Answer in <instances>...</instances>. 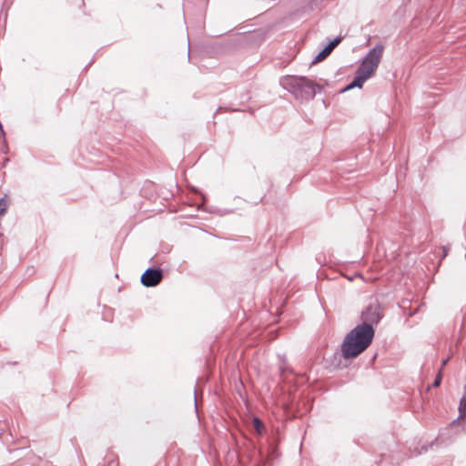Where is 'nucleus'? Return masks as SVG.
Segmentation results:
<instances>
[{
    "mask_svg": "<svg viewBox=\"0 0 466 466\" xmlns=\"http://www.w3.org/2000/svg\"><path fill=\"white\" fill-rule=\"evenodd\" d=\"M374 330L370 324L363 323L353 329L345 338L341 351L346 359L355 358L371 343Z\"/></svg>",
    "mask_w": 466,
    "mask_h": 466,
    "instance_id": "obj_1",
    "label": "nucleus"
},
{
    "mask_svg": "<svg viewBox=\"0 0 466 466\" xmlns=\"http://www.w3.org/2000/svg\"><path fill=\"white\" fill-rule=\"evenodd\" d=\"M280 85L292 94L296 99L308 101L316 95L320 86L306 76H286L280 79Z\"/></svg>",
    "mask_w": 466,
    "mask_h": 466,
    "instance_id": "obj_2",
    "label": "nucleus"
},
{
    "mask_svg": "<svg viewBox=\"0 0 466 466\" xmlns=\"http://www.w3.org/2000/svg\"><path fill=\"white\" fill-rule=\"evenodd\" d=\"M383 50L382 46H377L368 53L357 70L355 79L343 89L344 91L362 86L363 83L376 71L382 57Z\"/></svg>",
    "mask_w": 466,
    "mask_h": 466,
    "instance_id": "obj_3",
    "label": "nucleus"
},
{
    "mask_svg": "<svg viewBox=\"0 0 466 466\" xmlns=\"http://www.w3.org/2000/svg\"><path fill=\"white\" fill-rule=\"evenodd\" d=\"M164 274L160 268H148L141 276V283L147 288L156 287L163 279Z\"/></svg>",
    "mask_w": 466,
    "mask_h": 466,
    "instance_id": "obj_4",
    "label": "nucleus"
},
{
    "mask_svg": "<svg viewBox=\"0 0 466 466\" xmlns=\"http://www.w3.org/2000/svg\"><path fill=\"white\" fill-rule=\"evenodd\" d=\"M364 323H377L380 319V307L378 305H371L362 313Z\"/></svg>",
    "mask_w": 466,
    "mask_h": 466,
    "instance_id": "obj_5",
    "label": "nucleus"
},
{
    "mask_svg": "<svg viewBox=\"0 0 466 466\" xmlns=\"http://www.w3.org/2000/svg\"><path fill=\"white\" fill-rule=\"evenodd\" d=\"M341 39L342 38L339 36L336 37L322 49V60H324L328 56L330 55L333 49L341 42Z\"/></svg>",
    "mask_w": 466,
    "mask_h": 466,
    "instance_id": "obj_6",
    "label": "nucleus"
},
{
    "mask_svg": "<svg viewBox=\"0 0 466 466\" xmlns=\"http://www.w3.org/2000/svg\"><path fill=\"white\" fill-rule=\"evenodd\" d=\"M459 413V420H466V390L460 401Z\"/></svg>",
    "mask_w": 466,
    "mask_h": 466,
    "instance_id": "obj_7",
    "label": "nucleus"
},
{
    "mask_svg": "<svg viewBox=\"0 0 466 466\" xmlns=\"http://www.w3.org/2000/svg\"><path fill=\"white\" fill-rule=\"evenodd\" d=\"M252 422H253V427L256 430V431L258 434H262V432L265 430V426H264L263 421L259 418L255 417L253 419Z\"/></svg>",
    "mask_w": 466,
    "mask_h": 466,
    "instance_id": "obj_8",
    "label": "nucleus"
},
{
    "mask_svg": "<svg viewBox=\"0 0 466 466\" xmlns=\"http://www.w3.org/2000/svg\"><path fill=\"white\" fill-rule=\"evenodd\" d=\"M279 359L281 361V363L279 364L280 374L282 375L288 371L291 372V369L288 366L286 358L284 356L283 357L279 356Z\"/></svg>",
    "mask_w": 466,
    "mask_h": 466,
    "instance_id": "obj_9",
    "label": "nucleus"
},
{
    "mask_svg": "<svg viewBox=\"0 0 466 466\" xmlns=\"http://www.w3.org/2000/svg\"><path fill=\"white\" fill-rule=\"evenodd\" d=\"M8 200L6 199V196L0 198V216L4 215L8 208Z\"/></svg>",
    "mask_w": 466,
    "mask_h": 466,
    "instance_id": "obj_10",
    "label": "nucleus"
},
{
    "mask_svg": "<svg viewBox=\"0 0 466 466\" xmlns=\"http://www.w3.org/2000/svg\"><path fill=\"white\" fill-rule=\"evenodd\" d=\"M441 382V371H439V374H438L437 378L435 379V380L433 382V386L434 387H439Z\"/></svg>",
    "mask_w": 466,
    "mask_h": 466,
    "instance_id": "obj_11",
    "label": "nucleus"
},
{
    "mask_svg": "<svg viewBox=\"0 0 466 466\" xmlns=\"http://www.w3.org/2000/svg\"><path fill=\"white\" fill-rule=\"evenodd\" d=\"M319 62H320V51L315 56L314 59L310 63V66L316 65Z\"/></svg>",
    "mask_w": 466,
    "mask_h": 466,
    "instance_id": "obj_12",
    "label": "nucleus"
},
{
    "mask_svg": "<svg viewBox=\"0 0 466 466\" xmlns=\"http://www.w3.org/2000/svg\"><path fill=\"white\" fill-rule=\"evenodd\" d=\"M4 236L2 233H0V249H2L3 248V245H4Z\"/></svg>",
    "mask_w": 466,
    "mask_h": 466,
    "instance_id": "obj_13",
    "label": "nucleus"
},
{
    "mask_svg": "<svg viewBox=\"0 0 466 466\" xmlns=\"http://www.w3.org/2000/svg\"><path fill=\"white\" fill-rule=\"evenodd\" d=\"M0 134L4 135V128H3V125L1 122H0Z\"/></svg>",
    "mask_w": 466,
    "mask_h": 466,
    "instance_id": "obj_14",
    "label": "nucleus"
},
{
    "mask_svg": "<svg viewBox=\"0 0 466 466\" xmlns=\"http://www.w3.org/2000/svg\"><path fill=\"white\" fill-rule=\"evenodd\" d=\"M447 362H448V359H447V360H444L442 361V367H444V366L447 364Z\"/></svg>",
    "mask_w": 466,
    "mask_h": 466,
    "instance_id": "obj_15",
    "label": "nucleus"
}]
</instances>
